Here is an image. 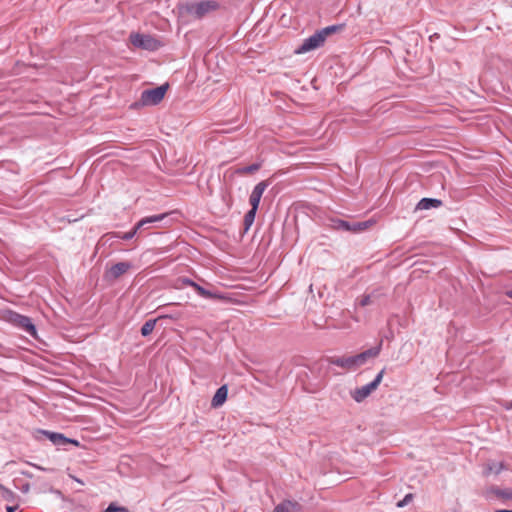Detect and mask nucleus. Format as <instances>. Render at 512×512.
<instances>
[{
	"label": "nucleus",
	"instance_id": "obj_1",
	"mask_svg": "<svg viewBox=\"0 0 512 512\" xmlns=\"http://www.w3.org/2000/svg\"><path fill=\"white\" fill-rule=\"evenodd\" d=\"M381 350V344L377 347L370 348L357 355L342 356V357H329L327 362L332 365H336L345 370H355L358 367L364 365L369 358L376 357Z\"/></svg>",
	"mask_w": 512,
	"mask_h": 512
},
{
	"label": "nucleus",
	"instance_id": "obj_2",
	"mask_svg": "<svg viewBox=\"0 0 512 512\" xmlns=\"http://www.w3.org/2000/svg\"><path fill=\"white\" fill-rule=\"evenodd\" d=\"M219 7L220 4L216 0H192L178 5L181 14L190 15L196 19H202Z\"/></svg>",
	"mask_w": 512,
	"mask_h": 512
},
{
	"label": "nucleus",
	"instance_id": "obj_3",
	"mask_svg": "<svg viewBox=\"0 0 512 512\" xmlns=\"http://www.w3.org/2000/svg\"><path fill=\"white\" fill-rule=\"evenodd\" d=\"M168 88L169 84L165 83L156 88L142 91L140 99L133 103L131 107L154 106L159 104L163 100Z\"/></svg>",
	"mask_w": 512,
	"mask_h": 512
},
{
	"label": "nucleus",
	"instance_id": "obj_4",
	"mask_svg": "<svg viewBox=\"0 0 512 512\" xmlns=\"http://www.w3.org/2000/svg\"><path fill=\"white\" fill-rule=\"evenodd\" d=\"M129 39L134 47L147 51H156L162 46L158 39L149 34L131 33Z\"/></svg>",
	"mask_w": 512,
	"mask_h": 512
},
{
	"label": "nucleus",
	"instance_id": "obj_5",
	"mask_svg": "<svg viewBox=\"0 0 512 512\" xmlns=\"http://www.w3.org/2000/svg\"><path fill=\"white\" fill-rule=\"evenodd\" d=\"M385 373V369H382L375 377V379L362 386V387H359V388H356L352 393H351V396L352 398L360 403L362 402L364 399H366L374 390L377 389V387L379 386V384L381 383L382 379H383V375Z\"/></svg>",
	"mask_w": 512,
	"mask_h": 512
},
{
	"label": "nucleus",
	"instance_id": "obj_6",
	"mask_svg": "<svg viewBox=\"0 0 512 512\" xmlns=\"http://www.w3.org/2000/svg\"><path fill=\"white\" fill-rule=\"evenodd\" d=\"M324 38L317 30L313 35L303 40L302 44L295 49L296 54H304L320 48L324 45Z\"/></svg>",
	"mask_w": 512,
	"mask_h": 512
},
{
	"label": "nucleus",
	"instance_id": "obj_7",
	"mask_svg": "<svg viewBox=\"0 0 512 512\" xmlns=\"http://www.w3.org/2000/svg\"><path fill=\"white\" fill-rule=\"evenodd\" d=\"M374 224L372 220L361 221V222H348L345 220H337L334 222V227L339 230L351 231V232H361Z\"/></svg>",
	"mask_w": 512,
	"mask_h": 512
},
{
	"label": "nucleus",
	"instance_id": "obj_8",
	"mask_svg": "<svg viewBox=\"0 0 512 512\" xmlns=\"http://www.w3.org/2000/svg\"><path fill=\"white\" fill-rule=\"evenodd\" d=\"M269 183L267 181H261L259 182L254 189L252 190V193L249 197V203L251 205V209L257 210L260 204L261 197L264 193V191L267 189Z\"/></svg>",
	"mask_w": 512,
	"mask_h": 512
},
{
	"label": "nucleus",
	"instance_id": "obj_9",
	"mask_svg": "<svg viewBox=\"0 0 512 512\" xmlns=\"http://www.w3.org/2000/svg\"><path fill=\"white\" fill-rule=\"evenodd\" d=\"M131 267L132 264L130 262H118L106 272L105 277L108 280H116L124 275Z\"/></svg>",
	"mask_w": 512,
	"mask_h": 512
},
{
	"label": "nucleus",
	"instance_id": "obj_10",
	"mask_svg": "<svg viewBox=\"0 0 512 512\" xmlns=\"http://www.w3.org/2000/svg\"><path fill=\"white\" fill-rule=\"evenodd\" d=\"M42 433L56 446H65L66 444L79 445L77 440L65 437L61 433L42 431Z\"/></svg>",
	"mask_w": 512,
	"mask_h": 512
},
{
	"label": "nucleus",
	"instance_id": "obj_11",
	"mask_svg": "<svg viewBox=\"0 0 512 512\" xmlns=\"http://www.w3.org/2000/svg\"><path fill=\"white\" fill-rule=\"evenodd\" d=\"M13 321L29 335H36V328L29 317L15 314Z\"/></svg>",
	"mask_w": 512,
	"mask_h": 512
},
{
	"label": "nucleus",
	"instance_id": "obj_12",
	"mask_svg": "<svg viewBox=\"0 0 512 512\" xmlns=\"http://www.w3.org/2000/svg\"><path fill=\"white\" fill-rule=\"evenodd\" d=\"M227 395H228V389H227L226 385H223L220 388H218L212 398L211 406L213 408H217V407H220L221 405H223L227 399Z\"/></svg>",
	"mask_w": 512,
	"mask_h": 512
},
{
	"label": "nucleus",
	"instance_id": "obj_13",
	"mask_svg": "<svg viewBox=\"0 0 512 512\" xmlns=\"http://www.w3.org/2000/svg\"><path fill=\"white\" fill-rule=\"evenodd\" d=\"M442 205V201L435 198H422L416 205V210H428L430 208H438Z\"/></svg>",
	"mask_w": 512,
	"mask_h": 512
},
{
	"label": "nucleus",
	"instance_id": "obj_14",
	"mask_svg": "<svg viewBox=\"0 0 512 512\" xmlns=\"http://www.w3.org/2000/svg\"><path fill=\"white\" fill-rule=\"evenodd\" d=\"M301 510V505L298 502L293 501H283L278 504L274 512H299Z\"/></svg>",
	"mask_w": 512,
	"mask_h": 512
},
{
	"label": "nucleus",
	"instance_id": "obj_15",
	"mask_svg": "<svg viewBox=\"0 0 512 512\" xmlns=\"http://www.w3.org/2000/svg\"><path fill=\"white\" fill-rule=\"evenodd\" d=\"M504 469H506V466L503 462L488 461L484 466L483 473L486 476L490 474L498 475Z\"/></svg>",
	"mask_w": 512,
	"mask_h": 512
},
{
	"label": "nucleus",
	"instance_id": "obj_16",
	"mask_svg": "<svg viewBox=\"0 0 512 512\" xmlns=\"http://www.w3.org/2000/svg\"><path fill=\"white\" fill-rule=\"evenodd\" d=\"M382 294L380 293V291L378 290H375L373 292H371L370 294H366V295H363L359 304L362 306V307H365V306H368V305H372V304H376L379 302V298Z\"/></svg>",
	"mask_w": 512,
	"mask_h": 512
},
{
	"label": "nucleus",
	"instance_id": "obj_17",
	"mask_svg": "<svg viewBox=\"0 0 512 512\" xmlns=\"http://www.w3.org/2000/svg\"><path fill=\"white\" fill-rule=\"evenodd\" d=\"M168 216L167 213H163V214H159V215H153V216H149V217H145L143 219H141L137 224H136V229H141L143 228L145 225L147 224H153V223H157V222H160L162 221L164 218H166Z\"/></svg>",
	"mask_w": 512,
	"mask_h": 512
},
{
	"label": "nucleus",
	"instance_id": "obj_18",
	"mask_svg": "<svg viewBox=\"0 0 512 512\" xmlns=\"http://www.w3.org/2000/svg\"><path fill=\"white\" fill-rule=\"evenodd\" d=\"M192 288H194L195 291L198 293V295L203 298H206V299H221L222 298V296L220 294L212 292L210 290H207L197 283H195V285Z\"/></svg>",
	"mask_w": 512,
	"mask_h": 512
},
{
	"label": "nucleus",
	"instance_id": "obj_19",
	"mask_svg": "<svg viewBox=\"0 0 512 512\" xmlns=\"http://www.w3.org/2000/svg\"><path fill=\"white\" fill-rule=\"evenodd\" d=\"M488 493L494 494L497 498L512 500V488L500 489L498 487H491Z\"/></svg>",
	"mask_w": 512,
	"mask_h": 512
},
{
	"label": "nucleus",
	"instance_id": "obj_20",
	"mask_svg": "<svg viewBox=\"0 0 512 512\" xmlns=\"http://www.w3.org/2000/svg\"><path fill=\"white\" fill-rule=\"evenodd\" d=\"M344 27H345L344 24H336V25L324 27L318 31H319V33L322 34V36L324 38V42H325L328 36H330L333 33L342 31L344 29Z\"/></svg>",
	"mask_w": 512,
	"mask_h": 512
},
{
	"label": "nucleus",
	"instance_id": "obj_21",
	"mask_svg": "<svg viewBox=\"0 0 512 512\" xmlns=\"http://www.w3.org/2000/svg\"><path fill=\"white\" fill-rule=\"evenodd\" d=\"M261 168V163H253L249 166L241 167L235 170L238 175L252 174Z\"/></svg>",
	"mask_w": 512,
	"mask_h": 512
},
{
	"label": "nucleus",
	"instance_id": "obj_22",
	"mask_svg": "<svg viewBox=\"0 0 512 512\" xmlns=\"http://www.w3.org/2000/svg\"><path fill=\"white\" fill-rule=\"evenodd\" d=\"M156 322H157V319L147 320L141 327L142 336L146 337V336L150 335L155 328Z\"/></svg>",
	"mask_w": 512,
	"mask_h": 512
},
{
	"label": "nucleus",
	"instance_id": "obj_23",
	"mask_svg": "<svg viewBox=\"0 0 512 512\" xmlns=\"http://www.w3.org/2000/svg\"><path fill=\"white\" fill-rule=\"evenodd\" d=\"M257 210L250 209L244 216L245 230H248L255 220Z\"/></svg>",
	"mask_w": 512,
	"mask_h": 512
},
{
	"label": "nucleus",
	"instance_id": "obj_24",
	"mask_svg": "<svg viewBox=\"0 0 512 512\" xmlns=\"http://www.w3.org/2000/svg\"><path fill=\"white\" fill-rule=\"evenodd\" d=\"M413 494H406L405 497L397 503V507L402 508L407 506L413 500Z\"/></svg>",
	"mask_w": 512,
	"mask_h": 512
},
{
	"label": "nucleus",
	"instance_id": "obj_25",
	"mask_svg": "<svg viewBox=\"0 0 512 512\" xmlns=\"http://www.w3.org/2000/svg\"><path fill=\"white\" fill-rule=\"evenodd\" d=\"M104 512H129L125 507H117L114 504H110Z\"/></svg>",
	"mask_w": 512,
	"mask_h": 512
},
{
	"label": "nucleus",
	"instance_id": "obj_26",
	"mask_svg": "<svg viewBox=\"0 0 512 512\" xmlns=\"http://www.w3.org/2000/svg\"><path fill=\"white\" fill-rule=\"evenodd\" d=\"M139 229H136V226L134 227L133 230L129 231V232H126V233H123L120 238L123 239V240H130L132 239L135 234L137 233Z\"/></svg>",
	"mask_w": 512,
	"mask_h": 512
},
{
	"label": "nucleus",
	"instance_id": "obj_27",
	"mask_svg": "<svg viewBox=\"0 0 512 512\" xmlns=\"http://www.w3.org/2000/svg\"><path fill=\"white\" fill-rule=\"evenodd\" d=\"M182 283L186 286H190V287H193L195 285L196 282H194L193 280L189 279V278H183L182 279Z\"/></svg>",
	"mask_w": 512,
	"mask_h": 512
},
{
	"label": "nucleus",
	"instance_id": "obj_28",
	"mask_svg": "<svg viewBox=\"0 0 512 512\" xmlns=\"http://www.w3.org/2000/svg\"><path fill=\"white\" fill-rule=\"evenodd\" d=\"M16 509H17L16 507H11V506H8L6 508L7 512H16Z\"/></svg>",
	"mask_w": 512,
	"mask_h": 512
},
{
	"label": "nucleus",
	"instance_id": "obj_29",
	"mask_svg": "<svg viewBox=\"0 0 512 512\" xmlns=\"http://www.w3.org/2000/svg\"><path fill=\"white\" fill-rule=\"evenodd\" d=\"M506 295L512 299V290H509L506 292Z\"/></svg>",
	"mask_w": 512,
	"mask_h": 512
},
{
	"label": "nucleus",
	"instance_id": "obj_30",
	"mask_svg": "<svg viewBox=\"0 0 512 512\" xmlns=\"http://www.w3.org/2000/svg\"><path fill=\"white\" fill-rule=\"evenodd\" d=\"M432 37H433V39H436V37L438 38L439 35L437 33H434V35H432L430 38H432Z\"/></svg>",
	"mask_w": 512,
	"mask_h": 512
},
{
	"label": "nucleus",
	"instance_id": "obj_31",
	"mask_svg": "<svg viewBox=\"0 0 512 512\" xmlns=\"http://www.w3.org/2000/svg\"><path fill=\"white\" fill-rule=\"evenodd\" d=\"M432 37H433V39H436V37L438 38L439 35L437 33H434V35H432L430 38H432Z\"/></svg>",
	"mask_w": 512,
	"mask_h": 512
},
{
	"label": "nucleus",
	"instance_id": "obj_32",
	"mask_svg": "<svg viewBox=\"0 0 512 512\" xmlns=\"http://www.w3.org/2000/svg\"><path fill=\"white\" fill-rule=\"evenodd\" d=\"M496 512H512V510H497Z\"/></svg>",
	"mask_w": 512,
	"mask_h": 512
},
{
	"label": "nucleus",
	"instance_id": "obj_33",
	"mask_svg": "<svg viewBox=\"0 0 512 512\" xmlns=\"http://www.w3.org/2000/svg\"><path fill=\"white\" fill-rule=\"evenodd\" d=\"M508 409L512 408V401L509 403V405L507 406Z\"/></svg>",
	"mask_w": 512,
	"mask_h": 512
}]
</instances>
